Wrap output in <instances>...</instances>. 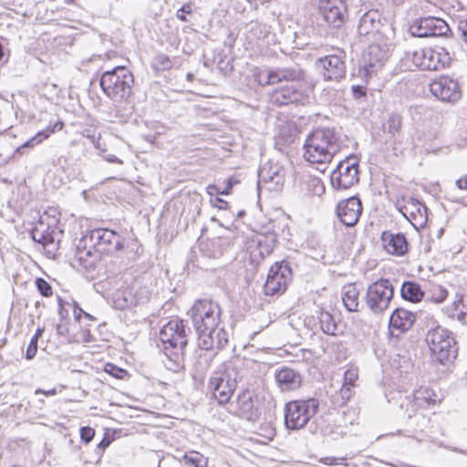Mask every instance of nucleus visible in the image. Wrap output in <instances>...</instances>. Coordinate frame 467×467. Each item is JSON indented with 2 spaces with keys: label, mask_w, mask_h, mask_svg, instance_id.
Segmentation results:
<instances>
[{
  "label": "nucleus",
  "mask_w": 467,
  "mask_h": 467,
  "mask_svg": "<svg viewBox=\"0 0 467 467\" xmlns=\"http://www.w3.org/2000/svg\"><path fill=\"white\" fill-rule=\"evenodd\" d=\"M198 334L201 348L222 349L228 343V333L222 323L220 305L210 299H201L194 303L189 312Z\"/></svg>",
  "instance_id": "nucleus-1"
},
{
  "label": "nucleus",
  "mask_w": 467,
  "mask_h": 467,
  "mask_svg": "<svg viewBox=\"0 0 467 467\" xmlns=\"http://www.w3.org/2000/svg\"><path fill=\"white\" fill-rule=\"evenodd\" d=\"M341 140L335 129H317L304 143V157L313 164L326 165L340 151Z\"/></svg>",
  "instance_id": "nucleus-2"
},
{
  "label": "nucleus",
  "mask_w": 467,
  "mask_h": 467,
  "mask_svg": "<svg viewBox=\"0 0 467 467\" xmlns=\"http://www.w3.org/2000/svg\"><path fill=\"white\" fill-rule=\"evenodd\" d=\"M186 326L182 319L170 320L160 331V339L163 345V352L167 358L163 361L166 368L172 371L179 370L182 366V349L188 342Z\"/></svg>",
  "instance_id": "nucleus-3"
},
{
  "label": "nucleus",
  "mask_w": 467,
  "mask_h": 467,
  "mask_svg": "<svg viewBox=\"0 0 467 467\" xmlns=\"http://www.w3.org/2000/svg\"><path fill=\"white\" fill-rule=\"evenodd\" d=\"M134 78L125 67H116L101 75L100 87L105 95L114 102L121 103L131 94Z\"/></svg>",
  "instance_id": "nucleus-4"
},
{
  "label": "nucleus",
  "mask_w": 467,
  "mask_h": 467,
  "mask_svg": "<svg viewBox=\"0 0 467 467\" xmlns=\"http://www.w3.org/2000/svg\"><path fill=\"white\" fill-rule=\"evenodd\" d=\"M426 342L433 358L442 365L452 363L458 355L457 343L448 329L440 326L429 330Z\"/></svg>",
  "instance_id": "nucleus-5"
},
{
  "label": "nucleus",
  "mask_w": 467,
  "mask_h": 467,
  "mask_svg": "<svg viewBox=\"0 0 467 467\" xmlns=\"http://www.w3.org/2000/svg\"><path fill=\"white\" fill-rule=\"evenodd\" d=\"M318 400L316 399L292 400L285 404V425L287 430L298 431L306 426L318 410Z\"/></svg>",
  "instance_id": "nucleus-6"
},
{
  "label": "nucleus",
  "mask_w": 467,
  "mask_h": 467,
  "mask_svg": "<svg viewBox=\"0 0 467 467\" xmlns=\"http://www.w3.org/2000/svg\"><path fill=\"white\" fill-rule=\"evenodd\" d=\"M390 44L388 39L382 34H378L362 56L360 72L364 73V77L371 78L377 74L388 60Z\"/></svg>",
  "instance_id": "nucleus-7"
},
{
  "label": "nucleus",
  "mask_w": 467,
  "mask_h": 467,
  "mask_svg": "<svg viewBox=\"0 0 467 467\" xmlns=\"http://www.w3.org/2000/svg\"><path fill=\"white\" fill-rule=\"evenodd\" d=\"M406 55L416 67L422 70H440L451 62V56L443 47H426Z\"/></svg>",
  "instance_id": "nucleus-8"
},
{
  "label": "nucleus",
  "mask_w": 467,
  "mask_h": 467,
  "mask_svg": "<svg viewBox=\"0 0 467 467\" xmlns=\"http://www.w3.org/2000/svg\"><path fill=\"white\" fill-rule=\"evenodd\" d=\"M393 296L392 282L389 279L381 278L368 285L366 305L374 314H381L389 307Z\"/></svg>",
  "instance_id": "nucleus-9"
},
{
  "label": "nucleus",
  "mask_w": 467,
  "mask_h": 467,
  "mask_svg": "<svg viewBox=\"0 0 467 467\" xmlns=\"http://www.w3.org/2000/svg\"><path fill=\"white\" fill-rule=\"evenodd\" d=\"M81 243L94 247L100 257L102 254H111L123 248V238L116 232L107 228L91 230L81 239Z\"/></svg>",
  "instance_id": "nucleus-10"
},
{
  "label": "nucleus",
  "mask_w": 467,
  "mask_h": 467,
  "mask_svg": "<svg viewBox=\"0 0 467 467\" xmlns=\"http://www.w3.org/2000/svg\"><path fill=\"white\" fill-rule=\"evenodd\" d=\"M32 239L43 245L47 254H55L58 248V233L57 232V220L48 215H41L31 230Z\"/></svg>",
  "instance_id": "nucleus-11"
},
{
  "label": "nucleus",
  "mask_w": 467,
  "mask_h": 467,
  "mask_svg": "<svg viewBox=\"0 0 467 467\" xmlns=\"http://www.w3.org/2000/svg\"><path fill=\"white\" fill-rule=\"evenodd\" d=\"M286 171L278 161H269L264 163L258 171V190L269 192L280 191L285 180Z\"/></svg>",
  "instance_id": "nucleus-12"
},
{
  "label": "nucleus",
  "mask_w": 467,
  "mask_h": 467,
  "mask_svg": "<svg viewBox=\"0 0 467 467\" xmlns=\"http://www.w3.org/2000/svg\"><path fill=\"white\" fill-rule=\"evenodd\" d=\"M292 280V269L288 262L282 261L273 265L265 283V293L267 296L283 294Z\"/></svg>",
  "instance_id": "nucleus-13"
},
{
  "label": "nucleus",
  "mask_w": 467,
  "mask_h": 467,
  "mask_svg": "<svg viewBox=\"0 0 467 467\" xmlns=\"http://www.w3.org/2000/svg\"><path fill=\"white\" fill-rule=\"evenodd\" d=\"M410 33L417 37L448 36L451 30L441 18L426 16L414 20L409 28Z\"/></svg>",
  "instance_id": "nucleus-14"
},
{
  "label": "nucleus",
  "mask_w": 467,
  "mask_h": 467,
  "mask_svg": "<svg viewBox=\"0 0 467 467\" xmlns=\"http://www.w3.org/2000/svg\"><path fill=\"white\" fill-rule=\"evenodd\" d=\"M358 163L353 157L339 161L332 171L330 182L337 190H347L358 182Z\"/></svg>",
  "instance_id": "nucleus-15"
},
{
  "label": "nucleus",
  "mask_w": 467,
  "mask_h": 467,
  "mask_svg": "<svg viewBox=\"0 0 467 467\" xmlns=\"http://www.w3.org/2000/svg\"><path fill=\"white\" fill-rule=\"evenodd\" d=\"M317 10L323 21L338 29L347 20V5L343 0H318Z\"/></svg>",
  "instance_id": "nucleus-16"
},
{
  "label": "nucleus",
  "mask_w": 467,
  "mask_h": 467,
  "mask_svg": "<svg viewBox=\"0 0 467 467\" xmlns=\"http://www.w3.org/2000/svg\"><path fill=\"white\" fill-rule=\"evenodd\" d=\"M345 57V52L337 49L334 54L318 58L316 64L322 68L325 79L339 80L346 76Z\"/></svg>",
  "instance_id": "nucleus-17"
},
{
  "label": "nucleus",
  "mask_w": 467,
  "mask_h": 467,
  "mask_svg": "<svg viewBox=\"0 0 467 467\" xmlns=\"http://www.w3.org/2000/svg\"><path fill=\"white\" fill-rule=\"evenodd\" d=\"M305 78V71L299 65H292L289 67H277L267 71L265 78L259 75V83L262 85H272L282 81L292 82L291 84H302Z\"/></svg>",
  "instance_id": "nucleus-18"
},
{
  "label": "nucleus",
  "mask_w": 467,
  "mask_h": 467,
  "mask_svg": "<svg viewBox=\"0 0 467 467\" xmlns=\"http://www.w3.org/2000/svg\"><path fill=\"white\" fill-rule=\"evenodd\" d=\"M431 94L441 101L456 102L462 97L458 81L450 76H441L430 84Z\"/></svg>",
  "instance_id": "nucleus-19"
},
{
  "label": "nucleus",
  "mask_w": 467,
  "mask_h": 467,
  "mask_svg": "<svg viewBox=\"0 0 467 467\" xmlns=\"http://www.w3.org/2000/svg\"><path fill=\"white\" fill-rule=\"evenodd\" d=\"M307 100V90L303 87V84L286 85L272 94V101L278 106L305 104Z\"/></svg>",
  "instance_id": "nucleus-20"
},
{
  "label": "nucleus",
  "mask_w": 467,
  "mask_h": 467,
  "mask_svg": "<svg viewBox=\"0 0 467 467\" xmlns=\"http://www.w3.org/2000/svg\"><path fill=\"white\" fill-rule=\"evenodd\" d=\"M100 260L101 257L99 255V253L94 250V247H91L90 244L81 243L80 240L76 248L74 257L71 260V265L78 270L83 269L88 273H92L99 267Z\"/></svg>",
  "instance_id": "nucleus-21"
},
{
  "label": "nucleus",
  "mask_w": 467,
  "mask_h": 467,
  "mask_svg": "<svg viewBox=\"0 0 467 467\" xmlns=\"http://www.w3.org/2000/svg\"><path fill=\"white\" fill-rule=\"evenodd\" d=\"M227 410L231 414L248 420H255L258 418V410L249 390L239 393L236 400L229 403Z\"/></svg>",
  "instance_id": "nucleus-22"
},
{
  "label": "nucleus",
  "mask_w": 467,
  "mask_h": 467,
  "mask_svg": "<svg viewBox=\"0 0 467 467\" xmlns=\"http://www.w3.org/2000/svg\"><path fill=\"white\" fill-rule=\"evenodd\" d=\"M362 213V203L356 196L342 200L337 203V215L339 221L348 227L357 224Z\"/></svg>",
  "instance_id": "nucleus-23"
},
{
  "label": "nucleus",
  "mask_w": 467,
  "mask_h": 467,
  "mask_svg": "<svg viewBox=\"0 0 467 467\" xmlns=\"http://www.w3.org/2000/svg\"><path fill=\"white\" fill-rule=\"evenodd\" d=\"M236 386L234 379H227L223 375L216 373L209 379V389L212 391L213 397L220 405L230 403Z\"/></svg>",
  "instance_id": "nucleus-24"
},
{
  "label": "nucleus",
  "mask_w": 467,
  "mask_h": 467,
  "mask_svg": "<svg viewBox=\"0 0 467 467\" xmlns=\"http://www.w3.org/2000/svg\"><path fill=\"white\" fill-rule=\"evenodd\" d=\"M274 239H268L264 235H255L248 240L246 253L254 265H259L267 255L273 252Z\"/></svg>",
  "instance_id": "nucleus-25"
},
{
  "label": "nucleus",
  "mask_w": 467,
  "mask_h": 467,
  "mask_svg": "<svg viewBox=\"0 0 467 467\" xmlns=\"http://www.w3.org/2000/svg\"><path fill=\"white\" fill-rule=\"evenodd\" d=\"M427 211V207L414 198H410L406 204L400 208L402 214L415 228H423L426 225L428 221Z\"/></svg>",
  "instance_id": "nucleus-26"
},
{
  "label": "nucleus",
  "mask_w": 467,
  "mask_h": 467,
  "mask_svg": "<svg viewBox=\"0 0 467 467\" xmlns=\"http://www.w3.org/2000/svg\"><path fill=\"white\" fill-rule=\"evenodd\" d=\"M381 242L384 250L389 254L401 256L408 251V242L403 234L383 232Z\"/></svg>",
  "instance_id": "nucleus-27"
},
{
  "label": "nucleus",
  "mask_w": 467,
  "mask_h": 467,
  "mask_svg": "<svg viewBox=\"0 0 467 467\" xmlns=\"http://www.w3.org/2000/svg\"><path fill=\"white\" fill-rule=\"evenodd\" d=\"M150 296V291L147 286L135 282L122 291L124 305L121 307L144 304L149 300Z\"/></svg>",
  "instance_id": "nucleus-28"
},
{
  "label": "nucleus",
  "mask_w": 467,
  "mask_h": 467,
  "mask_svg": "<svg viewBox=\"0 0 467 467\" xmlns=\"http://www.w3.org/2000/svg\"><path fill=\"white\" fill-rule=\"evenodd\" d=\"M380 18L381 16L377 10L366 12L359 19L358 26V34L364 36L371 35L374 39L377 38V35L381 34L379 32L381 26Z\"/></svg>",
  "instance_id": "nucleus-29"
},
{
  "label": "nucleus",
  "mask_w": 467,
  "mask_h": 467,
  "mask_svg": "<svg viewBox=\"0 0 467 467\" xmlns=\"http://www.w3.org/2000/svg\"><path fill=\"white\" fill-rule=\"evenodd\" d=\"M275 380L283 391L294 390L300 387L301 375L293 368L284 367L275 373Z\"/></svg>",
  "instance_id": "nucleus-30"
},
{
  "label": "nucleus",
  "mask_w": 467,
  "mask_h": 467,
  "mask_svg": "<svg viewBox=\"0 0 467 467\" xmlns=\"http://www.w3.org/2000/svg\"><path fill=\"white\" fill-rule=\"evenodd\" d=\"M416 320V316L413 312L405 308H396L389 317V326L393 329L400 332L407 331L411 327Z\"/></svg>",
  "instance_id": "nucleus-31"
},
{
  "label": "nucleus",
  "mask_w": 467,
  "mask_h": 467,
  "mask_svg": "<svg viewBox=\"0 0 467 467\" xmlns=\"http://www.w3.org/2000/svg\"><path fill=\"white\" fill-rule=\"evenodd\" d=\"M400 296L406 301L418 303L422 300L424 292L416 282L406 281L401 285Z\"/></svg>",
  "instance_id": "nucleus-32"
},
{
  "label": "nucleus",
  "mask_w": 467,
  "mask_h": 467,
  "mask_svg": "<svg viewBox=\"0 0 467 467\" xmlns=\"http://www.w3.org/2000/svg\"><path fill=\"white\" fill-rule=\"evenodd\" d=\"M64 124L61 121H57L55 123L53 127H47V129L38 131L35 136L23 143L20 147L17 148V151L21 152L24 148H34L35 146L41 143L43 140H47L52 133L56 130H62Z\"/></svg>",
  "instance_id": "nucleus-33"
},
{
  "label": "nucleus",
  "mask_w": 467,
  "mask_h": 467,
  "mask_svg": "<svg viewBox=\"0 0 467 467\" xmlns=\"http://www.w3.org/2000/svg\"><path fill=\"white\" fill-rule=\"evenodd\" d=\"M358 297L359 291L355 285L349 284L343 287L342 301L348 311L356 312L358 310Z\"/></svg>",
  "instance_id": "nucleus-34"
},
{
  "label": "nucleus",
  "mask_w": 467,
  "mask_h": 467,
  "mask_svg": "<svg viewBox=\"0 0 467 467\" xmlns=\"http://www.w3.org/2000/svg\"><path fill=\"white\" fill-rule=\"evenodd\" d=\"M414 400L419 407L427 408L436 403L438 395L431 388L420 387L414 392Z\"/></svg>",
  "instance_id": "nucleus-35"
},
{
  "label": "nucleus",
  "mask_w": 467,
  "mask_h": 467,
  "mask_svg": "<svg viewBox=\"0 0 467 467\" xmlns=\"http://www.w3.org/2000/svg\"><path fill=\"white\" fill-rule=\"evenodd\" d=\"M244 362L239 358H234L225 365L224 374L223 376L227 379H234V385L244 378Z\"/></svg>",
  "instance_id": "nucleus-36"
},
{
  "label": "nucleus",
  "mask_w": 467,
  "mask_h": 467,
  "mask_svg": "<svg viewBox=\"0 0 467 467\" xmlns=\"http://www.w3.org/2000/svg\"><path fill=\"white\" fill-rule=\"evenodd\" d=\"M320 328L327 335H336L337 326L332 317V315L327 311H321L318 316Z\"/></svg>",
  "instance_id": "nucleus-37"
},
{
  "label": "nucleus",
  "mask_w": 467,
  "mask_h": 467,
  "mask_svg": "<svg viewBox=\"0 0 467 467\" xmlns=\"http://www.w3.org/2000/svg\"><path fill=\"white\" fill-rule=\"evenodd\" d=\"M185 464L192 467H207L208 460L202 453L192 451L183 455Z\"/></svg>",
  "instance_id": "nucleus-38"
},
{
  "label": "nucleus",
  "mask_w": 467,
  "mask_h": 467,
  "mask_svg": "<svg viewBox=\"0 0 467 467\" xmlns=\"http://www.w3.org/2000/svg\"><path fill=\"white\" fill-rule=\"evenodd\" d=\"M402 125V119L400 114H391L386 123V129L389 134L395 137L400 133Z\"/></svg>",
  "instance_id": "nucleus-39"
},
{
  "label": "nucleus",
  "mask_w": 467,
  "mask_h": 467,
  "mask_svg": "<svg viewBox=\"0 0 467 467\" xmlns=\"http://www.w3.org/2000/svg\"><path fill=\"white\" fill-rule=\"evenodd\" d=\"M455 310L458 312V319L467 322V296L462 295L453 303Z\"/></svg>",
  "instance_id": "nucleus-40"
},
{
  "label": "nucleus",
  "mask_w": 467,
  "mask_h": 467,
  "mask_svg": "<svg viewBox=\"0 0 467 467\" xmlns=\"http://www.w3.org/2000/svg\"><path fill=\"white\" fill-rule=\"evenodd\" d=\"M356 420V412L353 409H345L339 413V419L337 420L340 426H348L354 424Z\"/></svg>",
  "instance_id": "nucleus-41"
},
{
  "label": "nucleus",
  "mask_w": 467,
  "mask_h": 467,
  "mask_svg": "<svg viewBox=\"0 0 467 467\" xmlns=\"http://www.w3.org/2000/svg\"><path fill=\"white\" fill-rule=\"evenodd\" d=\"M347 461H348V457H346V456H344V457L327 456V457H322L319 459V462L322 464H325V465L348 467L349 464Z\"/></svg>",
  "instance_id": "nucleus-42"
},
{
  "label": "nucleus",
  "mask_w": 467,
  "mask_h": 467,
  "mask_svg": "<svg viewBox=\"0 0 467 467\" xmlns=\"http://www.w3.org/2000/svg\"><path fill=\"white\" fill-rule=\"evenodd\" d=\"M104 370L106 373L111 375L112 377L122 379L125 376L128 375L127 370L112 364V363H107L105 365Z\"/></svg>",
  "instance_id": "nucleus-43"
},
{
  "label": "nucleus",
  "mask_w": 467,
  "mask_h": 467,
  "mask_svg": "<svg viewBox=\"0 0 467 467\" xmlns=\"http://www.w3.org/2000/svg\"><path fill=\"white\" fill-rule=\"evenodd\" d=\"M154 67L159 70H167L172 67V62L168 56L160 54L154 57Z\"/></svg>",
  "instance_id": "nucleus-44"
},
{
  "label": "nucleus",
  "mask_w": 467,
  "mask_h": 467,
  "mask_svg": "<svg viewBox=\"0 0 467 467\" xmlns=\"http://www.w3.org/2000/svg\"><path fill=\"white\" fill-rule=\"evenodd\" d=\"M358 379V369L356 368H350L345 371L342 384L355 388Z\"/></svg>",
  "instance_id": "nucleus-45"
},
{
  "label": "nucleus",
  "mask_w": 467,
  "mask_h": 467,
  "mask_svg": "<svg viewBox=\"0 0 467 467\" xmlns=\"http://www.w3.org/2000/svg\"><path fill=\"white\" fill-rule=\"evenodd\" d=\"M193 8L192 3L184 4L181 8H179L176 12V17L182 22H189L188 16L192 14Z\"/></svg>",
  "instance_id": "nucleus-46"
},
{
  "label": "nucleus",
  "mask_w": 467,
  "mask_h": 467,
  "mask_svg": "<svg viewBox=\"0 0 467 467\" xmlns=\"http://www.w3.org/2000/svg\"><path fill=\"white\" fill-rule=\"evenodd\" d=\"M36 287L39 293L44 296H49L52 295V288L50 285L43 278H37L36 280Z\"/></svg>",
  "instance_id": "nucleus-47"
},
{
  "label": "nucleus",
  "mask_w": 467,
  "mask_h": 467,
  "mask_svg": "<svg viewBox=\"0 0 467 467\" xmlns=\"http://www.w3.org/2000/svg\"><path fill=\"white\" fill-rule=\"evenodd\" d=\"M95 436V431L91 427H82L80 429V439L83 442L88 443Z\"/></svg>",
  "instance_id": "nucleus-48"
},
{
  "label": "nucleus",
  "mask_w": 467,
  "mask_h": 467,
  "mask_svg": "<svg viewBox=\"0 0 467 467\" xmlns=\"http://www.w3.org/2000/svg\"><path fill=\"white\" fill-rule=\"evenodd\" d=\"M37 343H38L37 339L31 338L29 345L26 348V359L31 360L36 357V352H37Z\"/></svg>",
  "instance_id": "nucleus-49"
},
{
  "label": "nucleus",
  "mask_w": 467,
  "mask_h": 467,
  "mask_svg": "<svg viewBox=\"0 0 467 467\" xmlns=\"http://www.w3.org/2000/svg\"><path fill=\"white\" fill-rule=\"evenodd\" d=\"M353 394L354 387L342 384L341 389H339V395L344 403L349 400Z\"/></svg>",
  "instance_id": "nucleus-50"
},
{
  "label": "nucleus",
  "mask_w": 467,
  "mask_h": 467,
  "mask_svg": "<svg viewBox=\"0 0 467 467\" xmlns=\"http://www.w3.org/2000/svg\"><path fill=\"white\" fill-rule=\"evenodd\" d=\"M458 33L460 37L465 42L467 45V18L461 19L458 22Z\"/></svg>",
  "instance_id": "nucleus-51"
},
{
  "label": "nucleus",
  "mask_w": 467,
  "mask_h": 467,
  "mask_svg": "<svg viewBox=\"0 0 467 467\" xmlns=\"http://www.w3.org/2000/svg\"><path fill=\"white\" fill-rule=\"evenodd\" d=\"M74 317L75 319L78 321H79L82 317H85L89 320L95 319L90 314L85 312L82 308L78 307L76 302H74Z\"/></svg>",
  "instance_id": "nucleus-52"
},
{
  "label": "nucleus",
  "mask_w": 467,
  "mask_h": 467,
  "mask_svg": "<svg viewBox=\"0 0 467 467\" xmlns=\"http://www.w3.org/2000/svg\"><path fill=\"white\" fill-rule=\"evenodd\" d=\"M447 296H448L447 290L441 286H438L436 289L435 295L433 296L434 301L437 303H441L446 299Z\"/></svg>",
  "instance_id": "nucleus-53"
},
{
  "label": "nucleus",
  "mask_w": 467,
  "mask_h": 467,
  "mask_svg": "<svg viewBox=\"0 0 467 467\" xmlns=\"http://www.w3.org/2000/svg\"><path fill=\"white\" fill-rule=\"evenodd\" d=\"M211 203L213 206H214L220 210H226L228 207L227 202H225L224 200H223L217 196L211 198Z\"/></svg>",
  "instance_id": "nucleus-54"
},
{
  "label": "nucleus",
  "mask_w": 467,
  "mask_h": 467,
  "mask_svg": "<svg viewBox=\"0 0 467 467\" xmlns=\"http://www.w3.org/2000/svg\"><path fill=\"white\" fill-rule=\"evenodd\" d=\"M455 184L459 190L467 191V174L458 179Z\"/></svg>",
  "instance_id": "nucleus-55"
},
{
  "label": "nucleus",
  "mask_w": 467,
  "mask_h": 467,
  "mask_svg": "<svg viewBox=\"0 0 467 467\" xmlns=\"http://www.w3.org/2000/svg\"><path fill=\"white\" fill-rule=\"evenodd\" d=\"M352 92L355 98H360L366 95V90L362 86H353Z\"/></svg>",
  "instance_id": "nucleus-56"
},
{
  "label": "nucleus",
  "mask_w": 467,
  "mask_h": 467,
  "mask_svg": "<svg viewBox=\"0 0 467 467\" xmlns=\"http://www.w3.org/2000/svg\"><path fill=\"white\" fill-rule=\"evenodd\" d=\"M207 193L213 198L215 194H219L220 191L216 185H208L206 188Z\"/></svg>",
  "instance_id": "nucleus-57"
},
{
  "label": "nucleus",
  "mask_w": 467,
  "mask_h": 467,
  "mask_svg": "<svg viewBox=\"0 0 467 467\" xmlns=\"http://www.w3.org/2000/svg\"><path fill=\"white\" fill-rule=\"evenodd\" d=\"M40 393H42L46 396H54L57 394V389H51L49 390H43L40 389H36V391H35L36 395L40 394Z\"/></svg>",
  "instance_id": "nucleus-58"
},
{
  "label": "nucleus",
  "mask_w": 467,
  "mask_h": 467,
  "mask_svg": "<svg viewBox=\"0 0 467 467\" xmlns=\"http://www.w3.org/2000/svg\"><path fill=\"white\" fill-rule=\"evenodd\" d=\"M105 160L110 163H118V164L123 163V161L119 158H118L117 156L112 155V154L107 155L105 157Z\"/></svg>",
  "instance_id": "nucleus-59"
},
{
  "label": "nucleus",
  "mask_w": 467,
  "mask_h": 467,
  "mask_svg": "<svg viewBox=\"0 0 467 467\" xmlns=\"http://www.w3.org/2000/svg\"><path fill=\"white\" fill-rule=\"evenodd\" d=\"M110 444V441L107 438H103L102 441L98 444L99 450H104Z\"/></svg>",
  "instance_id": "nucleus-60"
},
{
  "label": "nucleus",
  "mask_w": 467,
  "mask_h": 467,
  "mask_svg": "<svg viewBox=\"0 0 467 467\" xmlns=\"http://www.w3.org/2000/svg\"><path fill=\"white\" fill-rule=\"evenodd\" d=\"M44 330V327H37L32 338L39 340V338L43 336Z\"/></svg>",
  "instance_id": "nucleus-61"
},
{
  "label": "nucleus",
  "mask_w": 467,
  "mask_h": 467,
  "mask_svg": "<svg viewBox=\"0 0 467 467\" xmlns=\"http://www.w3.org/2000/svg\"><path fill=\"white\" fill-rule=\"evenodd\" d=\"M231 187H232V185H231V183H229L225 189H223V191H220L219 194H222V195L229 194Z\"/></svg>",
  "instance_id": "nucleus-62"
},
{
  "label": "nucleus",
  "mask_w": 467,
  "mask_h": 467,
  "mask_svg": "<svg viewBox=\"0 0 467 467\" xmlns=\"http://www.w3.org/2000/svg\"><path fill=\"white\" fill-rule=\"evenodd\" d=\"M186 78H187V80H189V81H192V80H193V78H194V75H193L192 73H190V72H189V73H187Z\"/></svg>",
  "instance_id": "nucleus-63"
},
{
  "label": "nucleus",
  "mask_w": 467,
  "mask_h": 467,
  "mask_svg": "<svg viewBox=\"0 0 467 467\" xmlns=\"http://www.w3.org/2000/svg\"><path fill=\"white\" fill-rule=\"evenodd\" d=\"M3 57H4V49H3L2 44L0 43V60L3 58Z\"/></svg>",
  "instance_id": "nucleus-64"
}]
</instances>
